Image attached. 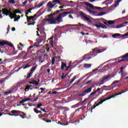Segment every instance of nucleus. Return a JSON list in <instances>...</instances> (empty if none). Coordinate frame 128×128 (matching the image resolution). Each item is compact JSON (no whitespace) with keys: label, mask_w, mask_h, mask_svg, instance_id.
I'll return each mask as SVG.
<instances>
[{"label":"nucleus","mask_w":128,"mask_h":128,"mask_svg":"<svg viewBox=\"0 0 128 128\" xmlns=\"http://www.w3.org/2000/svg\"><path fill=\"white\" fill-rule=\"evenodd\" d=\"M72 14L71 12H63L62 13H60L58 15V16L54 18V17H52L51 20L50 22V24H60V22H62V18H64L65 16H66L68 14Z\"/></svg>","instance_id":"obj_1"},{"label":"nucleus","mask_w":128,"mask_h":128,"mask_svg":"<svg viewBox=\"0 0 128 128\" xmlns=\"http://www.w3.org/2000/svg\"><path fill=\"white\" fill-rule=\"evenodd\" d=\"M122 58L118 61H116L114 62L115 64H120V62H128V53L125 54L124 56H121L118 58V59Z\"/></svg>","instance_id":"obj_2"},{"label":"nucleus","mask_w":128,"mask_h":128,"mask_svg":"<svg viewBox=\"0 0 128 128\" xmlns=\"http://www.w3.org/2000/svg\"><path fill=\"white\" fill-rule=\"evenodd\" d=\"M11 114H12L7 113L6 114L10 116H18V114H24V112L18 110H12L11 111Z\"/></svg>","instance_id":"obj_3"},{"label":"nucleus","mask_w":128,"mask_h":128,"mask_svg":"<svg viewBox=\"0 0 128 128\" xmlns=\"http://www.w3.org/2000/svg\"><path fill=\"white\" fill-rule=\"evenodd\" d=\"M86 10L90 12V14H94V16H104V14H106V12H100L98 14H98L97 12H94L92 10H90L88 8H86Z\"/></svg>","instance_id":"obj_4"},{"label":"nucleus","mask_w":128,"mask_h":128,"mask_svg":"<svg viewBox=\"0 0 128 128\" xmlns=\"http://www.w3.org/2000/svg\"><path fill=\"white\" fill-rule=\"evenodd\" d=\"M84 4H86V6H87L90 7V8H92V10H102V8L94 6V5L88 2H84Z\"/></svg>","instance_id":"obj_5"},{"label":"nucleus","mask_w":128,"mask_h":128,"mask_svg":"<svg viewBox=\"0 0 128 128\" xmlns=\"http://www.w3.org/2000/svg\"><path fill=\"white\" fill-rule=\"evenodd\" d=\"M40 79H38L37 80H36V79H33L31 80V82H29V84H33L36 86H38V84H40Z\"/></svg>","instance_id":"obj_6"},{"label":"nucleus","mask_w":128,"mask_h":128,"mask_svg":"<svg viewBox=\"0 0 128 128\" xmlns=\"http://www.w3.org/2000/svg\"><path fill=\"white\" fill-rule=\"evenodd\" d=\"M90 92V89H86L83 91L82 93L78 94V98H80V96H84L86 94H88Z\"/></svg>","instance_id":"obj_7"},{"label":"nucleus","mask_w":128,"mask_h":128,"mask_svg":"<svg viewBox=\"0 0 128 128\" xmlns=\"http://www.w3.org/2000/svg\"><path fill=\"white\" fill-rule=\"evenodd\" d=\"M128 36V32L125 34H114L112 36V37L114 38H116L117 36H122V38H124V36Z\"/></svg>","instance_id":"obj_8"},{"label":"nucleus","mask_w":128,"mask_h":128,"mask_svg":"<svg viewBox=\"0 0 128 128\" xmlns=\"http://www.w3.org/2000/svg\"><path fill=\"white\" fill-rule=\"evenodd\" d=\"M99 24L100 25H98V24H94V26H96V28H108V27L106 26L102 23H100Z\"/></svg>","instance_id":"obj_9"},{"label":"nucleus","mask_w":128,"mask_h":128,"mask_svg":"<svg viewBox=\"0 0 128 128\" xmlns=\"http://www.w3.org/2000/svg\"><path fill=\"white\" fill-rule=\"evenodd\" d=\"M6 44L12 48H14V44L12 43H8V42H0V46H6Z\"/></svg>","instance_id":"obj_10"},{"label":"nucleus","mask_w":128,"mask_h":128,"mask_svg":"<svg viewBox=\"0 0 128 128\" xmlns=\"http://www.w3.org/2000/svg\"><path fill=\"white\" fill-rule=\"evenodd\" d=\"M110 78V75L104 76L102 78H101L100 80V82H104L105 80H108Z\"/></svg>","instance_id":"obj_11"},{"label":"nucleus","mask_w":128,"mask_h":128,"mask_svg":"<svg viewBox=\"0 0 128 128\" xmlns=\"http://www.w3.org/2000/svg\"><path fill=\"white\" fill-rule=\"evenodd\" d=\"M106 49H104L103 50H96V48L94 49L92 52H92L93 54H100L101 52H104Z\"/></svg>","instance_id":"obj_12"},{"label":"nucleus","mask_w":128,"mask_h":128,"mask_svg":"<svg viewBox=\"0 0 128 128\" xmlns=\"http://www.w3.org/2000/svg\"><path fill=\"white\" fill-rule=\"evenodd\" d=\"M116 96L112 95L111 96H110L108 97V98H106L102 100H101L100 102H98L99 104H102V102H106V100H110V98H114Z\"/></svg>","instance_id":"obj_13"},{"label":"nucleus","mask_w":128,"mask_h":128,"mask_svg":"<svg viewBox=\"0 0 128 128\" xmlns=\"http://www.w3.org/2000/svg\"><path fill=\"white\" fill-rule=\"evenodd\" d=\"M116 96L112 95L111 96H110L108 97V98H106L102 100H101L100 102H98L99 104H102V102H106V100H110V98H114Z\"/></svg>","instance_id":"obj_14"},{"label":"nucleus","mask_w":128,"mask_h":128,"mask_svg":"<svg viewBox=\"0 0 128 128\" xmlns=\"http://www.w3.org/2000/svg\"><path fill=\"white\" fill-rule=\"evenodd\" d=\"M126 24H128V22H125L118 24L116 26V28H124V26H126Z\"/></svg>","instance_id":"obj_15"},{"label":"nucleus","mask_w":128,"mask_h":128,"mask_svg":"<svg viewBox=\"0 0 128 128\" xmlns=\"http://www.w3.org/2000/svg\"><path fill=\"white\" fill-rule=\"evenodd\" d=\"M46 6L48 8H52L54 6V5L52 4V2H49L46 4Z\"/></svg>","instance_id":"obj_16"},{"label":"nucleus","mask_w":128,"mask_h":128,"mask_svg":"<svg viewBox=\"0 0 128 128\" xmlns=\"http://www.w3.org/2000/svg\"><path fill=\"white\" fill-rule=\"evenodd\" d=\"M14 92V88H11L8 91L4 92V96H8V94H10L12 92Z\"/></svg>","instance_id":"obj_17"},{"label":"nucleus","mask_w":128,"mask_h":128,"mask_svg":"<svg viewBox=\"0 0 128 128\" xmlns=\"http://www.w3.org/2000/svg\"><path fill=\"white\" fill-rule=\"evenodd\" d=\"M37 43H34V45L30 46V47L28 48V52H30V50L31 48H34V46H36V48H38V46H36Z\"/></svg>","instance_id":"obj_18"},{"label":"nucleus","mask_w":128,"mask_h":128,"mask_svg":"<svg viewBox=\"0 0 128 128\" xmlns=\"http://www.w3.org/2000/svg\"><path fill=\"white\" fill-rule=\"evenodd\" d=\"M76 78H78V76H74L73 78L69 82L70 86V84H72V82H74V80H76Z\"/></svg>","instance_id":"obj_19"},{"label":"nucleus","mask_w":128,"mask_h":128,"mask_svg":"<svg viewBox=\"0 0 128 128\" xmlns=\"http://www.w3.org/2000/svg\"><path fill=\"white\" fill-rule=\"evenodd\" d=\"M48 40H50V44L52 48H54V37H51L48 39Z\"/></svg>","instance_id":"obj_20"},{"label":"nucleus","mask_w":128,"mask_h":128,"mask_svg":"<svg viewBox=\"0 0 128 128\" xmlns=\"http://www.w3.org/2000/svg\"><path fill=\"white\" fill-rule=\"evenodd\" d=\"M26 18H27V22H30L32 20H33L34 18V17L33 16H26Z\"/></svg>","instance_id":"obj_21"},{"label":"nucleus","mask_w":128,"mask_h":128,"mask_svg":"<svg viewBox=\"0 0 128 128\" xmlns=\"http://www.w3.org/2000/svg\"><path fill=\"white\" fill-rule=\"evenodd\" d=\"M64 68H66V64L64 62H62L61 68L62 70H64Z\"/></svg>","instance_id":"obj_22"},{"label":"nucleus","mask_w":128,"mask_h":128,"mask_svg":"<svg viewBox=\"0 0 128 128\" xmlns=\"http://www.w3.org/2000/svg\"><path fill=\"white\" fill-rule=\"evenodd\" d=\"M52 4H54V2H56V4H59V6H62V2H60V0H53L52 1Z\"/></svg>","instance_id":"obj_23"},{"label":"nucleus","mask_w":128,"mask_h":128,"mask_svg":"<svg viewBox=\"0 0 128 128\" xmlns=\"http://www.w3.org/2000/svg\"><path fill=\"white\" fill-rule=\"evenodd\" d=\"M72 26H84V24H82L80 22L78 23V24H71Z\"/></svg>","instance_id":"obj_24"},{"label":"nucleus","mask_w":128,"mask_h":128,"mask_svg":"<svg viewBox=\"0 0 128 128\" xmlns=\"http://www.w3.org/2000/svg\"><path fill=\"white\" fill-rule=\"evenodd\" d=\"M33 74L34 73H32V72H30V73H29L27 76L26 79L28 80V78H30V77L32 76Z\"/></svg>","instance_id":"obj_25"},{"label":"nucleus","mask_w":128,"mask_h":128,"mask_svg":"<svg viewBox=\"0 0 128 128\" xmlns=\"http://www.w3.org/2000/svg\"><path fill=\"white\" fill-rule=\"evenodd\" d=\"M122 0H117L116 2V4L114 5V8H116L118 6V5L122 2Z\"/></svg>","instance_id":"obj_26"},{"label":"nucleus","mask_w":128,"mask_h":128,"mask_svg":"<svg viewBox=\"0 0 128 128\" xmlns=\"http://www.w3.org/2000/svg\"><path fill=\"white\" fill-rule=\"evenodd\" d=\"M84 18L85 20H87V22H92V20L90 18H88L86 16H84Z\"/></svg>","instance_id":"obj_27"},{"label":"nucleus","mask_w":128,"mask_h":128,"mask_svg":"<svg viewBox=\"0 0 128 128\" xmlns=\"http://www.w3.org/2000/svg\"><path fill=\"white\" fill-rule=\"evenodd\" d=\"M38 68V66H35L34 67H32L30 70V72H32V74H34V70H36V68Z\"/></svg>","instance_id":"obj_28"},{"label":"nucleus","mask_w":128,"mask_h":128,"mask_svg":"<svg viewBox=\"0 0 128 128\" xmlns=\"http://www.w3.org/2000/svg\"><path fill=\"white\" fill-rule=\"evenodd\" d=\"M80 104H82V102H79L78 104H76L72 106V108H78V106H80Z\"/></svg>","instance_id":"obj_29"},{"label":"nucleus","mask_w":128,"mask_h":128,"mask_svg":"<svg viewBox=\"0 0 128 128\" xmlns=\"http://www.w3.org/2000/svg\"><path fill=\"white\" fill-rule=\"evenodd\" d=\"M108 26H110L111 24H114V20H109L107 22Z\"/></svg>","instance_id":"obj_30"},{"label":"nucleus","mask_w":128,"mask_h":128,"mask_svg":"<svg viewBox=\"0 0 128 128\" xmlns=\"http://www.w3.org/2000/svg\"><path fill=\"white\" fill-rule=\"evenodd\" d=\"M8 60L5 59L4 60H3L1 62L0 64H6V62H8Z\"/></svg>","instance_id":"obj_31"},{"label":"nucleus","mask_w":128,"mask_h":128,"mask_svg":"<svg viewBox=\"0 0 128 128\" xmlns=\"http://www.w3.org/2000/svg\"><path fill=\"white\" fill-rule=\"evenodd\" d=\"M124 66L120 68V72H121L122 76H124Z\"/></svg>","instance_id":"obj_32"},{"label":"nucleus","mask_w":128,"mask_h":128,"mask_svg":"<svg viewBox=\"0 0 128 128\" xmlns=\"http://www.w3.org/2000/svg\"><path fill=\"white\" fill-rule=\"evenodd\" d=\"M30 68V66L29 64H27L24 66H23V70H26V68Z\"/></svg>","instance_id":"obj_33"},{"label":"nucleus","mask_w":128,"mask_h":128,"mask_svg":"<svg viewBox=\"0 0 128 128\" xmlns=\"http://www.w3.org/2000/svg\"><path fill=\"white\" fill-rule=\"evenodd\" d=\"M54 62H56V58L53 57L52 58V66H54Z\"/></svg>","instance_id":"obj_34"},{"label":"nucleus","mask_w":128,"mask_h":128,"mask_svg":"<svg viewBox=\"0 0 128 128\" xmlns=\"http://www.w3.org/2000/svg\"><path fill=\"white\" fill-rule=\"evenodd\" d=\"M84 66L85 68H90L92 66V64H84Z\"/></svg>","instance_id":"obj_35"},{"label":"nucleus","mask_w":128,"mask_h":128,"mask_svg":"<svg viewBox=\"0 0 128 128\" xmlns=\"http://www.w3.org/2000/svg\"><path fill=\"white\" fill-rule=\"evenodd\" d=\"M8 2L9 4H16V1L14 0H10Z\"/></svg>","instance_id":"obj_36"},{"label":"nucleus","mask_w":128,"mask_h":128,"mask_svg":"<svg viewBox=\"0 0 128 128\" xmlns=\"http://www.w3.org/2000/svg\"><path fill=\"white\" fill-rule=\"evenodd\" d=\"M82 80V78L79 79V80H78V81L76 83H74V84H73V86H76V85L78 84H80V80Z\"/></svg>","instance_id":"obj_37"},{"label":"nucleus","mask_w":128,"mask_h":128,"mask_svg":"<svg viewBox=\"0 0 128 128\" xmlns=\"http://www.w3.org/2000/svg\"><path fill=\"white\" fill-rule=\"evenodd\" d=\"M72 24H66L65 26H62V28H70V26H72Z\"/></svg>","instance_id":"obj_38"},{"label":"nucleus","mask_w":128,"mask_h":128,"mask_svg":"<svg viewBox=\"0 0 128 128\" xmlns=\"http://www.w3.org/2000/svg\"><path fill=\"white\" fill-rule=\"evenodd\" d=\"M20 16H18V18H16L14 20V22H18V20H20Z\"/></svg>","instance_id":"obj_39"},{"label":"nucleus","mask_w":128,"mask_h":128,"mask_svg":"<svg viewBox=\"0 0 128 128\" xmlns=\"http://www.w3.org/2000/svg\"><path fill=\"white\" fill-rule=\"evenodd\" d=\"M29 90H30V87L28 85L26 86V88L24 89L25 92H28Z\"/></svg>","instance_id":"obj_40"},{"label":"nucleus","mask_w":128,"mask_h":128,"mask_svg":"<svg viewBox=\"0 0 128 128\" xmlns=\"http://www.w3.org/2000/svg\"><path fill=\"white\" fill-rule=\"evenodd\" d=\"M40 106H42V103H40L36 106V108H40Z\"/></svg>","instance_id":"obj_41"},{"label":"nucleus","mask_w":128,"mask_h":128,"mask_svg":"<svg viewBox=\"0 0 128 128\" xmlns=\"http://www.w3.org/2000/svg\"><path fill=\"white\" fill-rule=\"evenodd\" d=\"M74 114H76V112H74L71 114L70 115V118H74Z\"/></svg>","instance_id":"obj_42"},{"label":"nucleus","mask_w":128,"mask_h":128,"mask_svg":"<svg viewBox=\"0 0 128 128\" xmlns=\"http://www.w3.org/2000/svg\"><path fill=\"white\" fill-rule=\"evenodd\" d=\"M36 54H38V58H42V52H37Z\"/></svg>","instance_id":"obj_43"},{"label":"nucleus","mask_w":128,"mask_h":128,"mask_svg":"<svg viewBox=\"0 0 128 128\" xmlns=\"http://www.w3.org/2000/svg\"><path fill=\"white\" fill-rule=\"evenodd\" d=\"M56 16V14L54 13L48 15V18H52V16Z\"/></svg>","instance_id":"obj_44"},{"label":"nucleus","mask_w":128,"mask_h":128,"mask_svg":"<svg viewBox=\"0 0 128 128\" xmlns=\"http://www.w3.org/2000/svg\"><path fill=\"white\" fill-rule=\"evenodd\" d=\"M34 112H36V114H38V109H36V108H34Z\"/></svg>","instance_id":"obj_45"},{"label":"nucleus","mask_w":128,"mask_h":128,"mask_svg":"<svg viewBox=\"0 0 128 128\" xmlns=\"http://www.w3.org/2000/svg\"><path fill=\"white\" fill-rule=\"evenodd\" d=\"M32 10H34V8H29L27 12H30V14H32Z\"/></svg>","instance_id":"obj_46"},{"label":"nucleus","mask_w":128,"mask_h":128,"mask_svg":"<svg viewBox=\"0 0 128 128\" xmlns=\"http://www.w3.org/2000/svg\"><path fill=\"white\" fill-rule=\"evenodd\" d=\"M38 100V97L36 98L34 100H31L30 102H36Z\"/></svg>","instance_id":"obj_47"},{"label":"nucleus","mask_w":128,"mask_h":128,"mask_svg":"<svg viewBox=\"0 0 128 128\" xmlns=\"http://www.w3.org/2000/svg\"><path fill=\"white\" fill-rule=\"evenodd\" d=\"M118 82H120V80H115L112 82V84H118Z\"/></svg>","instance_id":"obj_48"},{"label":"nucleus","mask_w":128,"mask_h":128,"mask_svg":"<svg viewBox=\"0 0 128 128\" xmlns=\"http://www.w3.org/2000/svg\"><path fill=\"white\" fill-rule=\"evenodd\" d=\"M51 20H52V17L49 18H46L45 20L46 22H50Z\"/></svg>","instance_id":"obj_49"},{"label":"nucleus","mask_w":128,"mask_h":128,"mask_svg":"<svg viewBox=\"0 0 128 128\" xmlns=\"http://www.w3.org/2000/svg\"><path fill=\"white\" fill-rule=\"evenodd\" d=\"M96 94V91L95 90L90 93V96H94V94Z\"/></svg>","instance_id":"obj_50"},{"label":"nucleus","mask_w":128,"mask_h":128,"mask_svg":"<svg viewBox=\"0 0 128 128\" xmlns=\"http://www.w3.org/2000/svg\"><path fill=\"white\" fill-rule=\"evenodd\" d=\"M60 12V10H58L57 11H56V12H54V14H55V15H56V14H58Z\"/></svg>","instance_id":"obj_51"},{"label":"nucleus","mask_w":128,"mask_h":128,"mask_svg":"<svg viewBox=\"0 0 128 128\" xmlns=\"http://www.w3.org/2000/svg\"><path fill=\"white\" fill-rule=\"evenodd\" d=\"M92 88H94V86L92 85L91 87H90L88 90H90V92H92Z\"/></svg>","instance_id":"obj_52"},{"label":"nucleus","mask_w":128,"mask_h":128,"mask_svg":"<svg viewBox=\"0 0 128 128\" xmlns=\"http://www.w3.org/2000/svg\"><path fill=\"white\" fill-rule=\"evenodd\" d=\"M20 104H22V106H25L24 104V101L22 100L20 102Z\"/></svg>","instance_id":"obj_53"},{"label":"nucleus","mask_w":128,"mask_h":128,"mask_svg":"<svg viewBox=\"0 0 128 128\" xmlns=\"http://www.w3.org/2000/svg\"><path fill=\"white\" fill-rule=\"evenodd\" d=\"M102 66H104V64H101L97 68H102Z\"/></svg>","instance_id":"obj_54"},{"label":"nucleus","mask_w":128,"mask_h":128,"mask_svg":"<svg viewBox=\"0 0 128 128\" xmlns=\"http://www.w3.org/2000/svg\"><path fill=\"white\" fill-rule=\"evenodd\" d=\"M80 14H81V16H82L84 18V16H86L85 15H84V12H80Z\"/></svg>","instance_id":"obj_55"},{"label":"nucleus","mask_w":128,"mask_h":128,"mask_svg":"<svg viewBox=\"0 0 128 128\" xmlns=\"http://www.w3.org/2000/svg\"><path fill=\"white\" fill-rule=\"evenodd\" d=\"M16 14H22V12L18 10H16V12H15Z\"/></svg>","instance_id":"obj_56"},{"label":"nucleus","mask_w":128,"mask_h":128,"mask_svg":"<svg viewBox=\"0 0 128 128\" xmlns=\"http://www.w3.org/2000/svg\"><path fill=\"white\" fill-rule=\"evenodd\" d=\"M42 6H44V3H41L38 6V8H40V7Z\"/></svg>","instance_id":"obj_57"},{"label":"nucleus","mask_w":128,"mask_h":128,"mask_svg":"<svg viewBox=\"0 0 128 128\" xmlns=\"http://www.w3.org/2000/svg\"><path fill=\"white\" fill-rule=\"evenodd\" d=\"M42 38V36H40V42H42L43 40H44V38Z\"/></svg>","instance_id":"obj_58"},{"label":"nucleus","mask_w":128,"mask_h":128,"mask_svg":"<svg viewBox=\"0 0 128 128\" xmlns=\"http://www.w3.org/2000/svg\"><path fill=\"white\" fill-rule=\"evenodd\" d=\"M40 109L41 110H42V112H46V110L42 108H40Z\"/></svg>","instance_id":"obj_59"},{"label":"nucleus","mask_w":128,"mask_h":128,"mask_svg":"<svg viewBox=\"0 0 128 128\" xmlns=\"http://www.w3.org/2000/svg\"><path fill=\"white\" fill-rule=\"evenodd\" d=\"M70 66H71L70 65H69L68 66H66V68L65 70H68L70 68Z\"/></svg>","instance_id":"obj_60"},{"label":"nucleus","mask_w":128,"mask_h":128,"mask_svg":"<svg viewBox=\"0 0 128 128\" xmlns=\"http://www.w3.org/2000/svg\"><path fill=\"white\" fill-rule=\"evenodd\" d=\"M58 108H61L62 110H64V109H66V107L60 106V107H58Z\"/></svg>","instance_id":"obj_61"},{"label":"nucleus","mask_w":128,"mask_h":128,"mask_svg":"<svg viewBox=\"0 0 128 128\" xmlns=\"http://www.w3.org/2000/svg\"><path fill=\"white\" fill-rule=\"evenodd\" d=\"M52 94H58V92L56 91H54L53 92H52Z\"/></svg>","instance_id":"obj_62"},{"label":"nucleus","mask_w":128,"mask_h":128,"mask_svg":"<svg viewBox=\"0 0 128 128\" xmlns=\"http://www.w3.org/2000/svg\"><path fill=\"white\" fill-rule=\"evenodd\" d=\"M80 108H78L74 112L76 113V112H80Z\"/></svg>","instance_id":"obj_63"},{"label":"nucleus","mask_w":128,"mask_h":128,"mask_svg":"<svg viewBox=\"0 0 128 128\" xmlns=\"http://www.w3.org/2000/svg\"><path fill=\"white\" fill-rule=\"evenodd\" d=\"M28 4V0H26L22 2V4Z\"/></svg>","instance_id":"obj_64"}]
</instances>
